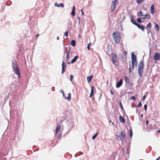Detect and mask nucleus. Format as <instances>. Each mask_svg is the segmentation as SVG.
<instances>
[{
    "mask_svg": "<svg viewBox=\"0 0 160 160\" xmlns=\"http://www.w3.org/2000/svg\"><path fill=\"white\" fill-rule=\"evenodd\" d=\"M75 11L72 10V12L71 13V14L73 16L75 15Z\"/></svg>",
    "mask_w": 160,
    "mask_h": 160,
    "instance_id": "obj_36",
    "label": "nucleus"
},
{
    "mask_svg": "<svg viewBox=\"0 0 160 160\" xmlns=\"http://www.w3.org/2000/svg\"><path fill=\"white\" fill-rule=\"evenodd\" d=\"M73 78V76L72 75H70V80L72 81Z\"/></svg>",
    "mask_w": 160,
    "mask_h": 160,
    "instance_id": "obj_37",
    "label": "nucleus"
},
{
    "mask_svg": "<svg viewBox=\"0 0 160 160\" xmlns=\"http://www.w3.org/2000/svg\"><path fill=\"white\" fill-rule=\"evenodd\" d=\"M118 4V0H114L112 2V4L110 7V9L112 12L113 11L116 7V6Z\"/></svg>",
    "mask_w": 160,
    "mask_h": 160,
    "instance_id": "obj_5",
    "label": "nucleus"
},
{
    "mask_svg": "<svg viewBox=\"0 0 160 160\" xmlns=\"http://www.w3.org/2000/svg\"><path fill=\"white\" fill-rule=\"evenodd\" d=\"M146 97L145 95H144L143 97V100H144L146 98Z\"/></svg>",
    "mask_w": 160,
    "mask_h": 160,
    "instance_id": "obj_49",
    "label": "nucleus"
},
{
    "mask_svg": "<svg viewBox=\"0 0 160 160\" xmlns=\"http://www.w3.org/2000/svg\"><path fill=\"white\" fill-rule=\"evenodd\" d=\"M81 12H82V15H84V13L82 11V9L81 10Z\"/></svg>",
    "mask_w": 160,
    "mask_h": 160,
    "instance_id": "obj_46",
    "label": "nucleus"
},
{
    "mask_svg": "<svg viewBox=\"0 0 160 160\" xmlns=\"http://www.w3.org/2000/svg\"><path fill=\"white\" fill-rule=\"evenodd\" d=\"M125 80L126 82L127 83L129 84L130 83L129 79L128 77H125Z\"/></svg>",
    "mask_w": 160,
    "mask_h": 160,
    "instance_id": "obj_24",
    "label": "nucleus"
},
{
    "mask_svg": "<svg viewBox=\"0 0 160 160\" xmlns=\"http://www.w3.org/2000/svg\"><path fill=\"white\" fill-rule=\"evenodd\" d=\"M70 62H68V64H70Z\"/></svg>",
    "mask_w": 160,
    "mask_h": 160,
    "instance_id": "obj_57",
    "label": "nucleus"
},
{
    "mask_svg": "<svg viewBox=\"0 0 160 160\" xmlns=\"http://www.w3.org/2000/svg\"><path fill=\"white\" fill-rule=\"evenodd\" d=\"M122 84V79H121L119 82L117 83L116 85L117 88H119Z\"/></svg>",
    "mask_w": 160,
    "mask_h": 160,
    "instance_id": "obj_12",
    "label": "nucleus"
},
{
    "mask_svg": "<svg viewBox=\"0 0 160 160\" xmlns=\"http://www.w3.org/2000/svg\"><path fill=\"white\" fill-rule=\"evenodd\" d=\"M148 121L147 120L146 121V124L147 125L148 124Z\"/></svg>",
    "mask_w": 160,
    "mask_h": 160,
    "instance_id": "obj_51",
    "label": "nucleus"
},
{
    "mask_svg": "<svg viewBox=\"0 0 160 160\" xmlns=\"http://www.w3.org/2000/svg\"><path fill=\"white\" fill-rule=\"evenodd\" d=\"M150 11L151 13L152 14H153L155 12V9L153 4H152L151 6Z\"/></svg>",
    "mask_w": 160,
    "mask_h": 160,
    "instance_id": "obj_13",
    "label": "nucleus"
},
{
    "mask_svg": "<svg viewBox=\"0 0 160 160\" xmlns=\"http://www.w3.org/2000/svg\"><path fill=\"white\" fill-rule=\"evenodd\" d=\"M159 158H157L156 160H158L159 159Z\"/></svg>",
    "mask_w": 160,
    "mask_h": 160,
    "instance_id": "obj_55",
    "label": "nucleus"
},
{
    "mask_svg": "<svg viewBox=\"0 0 160 160\" xmlns=\"http://www.w3.org/2000/svg\"><path fill=\"white\" fill-rule=\"evenodd\" d=\"M75 6H74L73 7L72 10L75 11Z\"/></svg>",
    "mask_w": 160,
    "mask_h": 160,
    "instance_id": "obj_48",
    "label": "nucleus"
},
{
    "mask_svg": "<svg viewBox=\"0 0 160 160\" xmlns=\"http://www.w3.org/2000/svg\"><path fill=\"white\" fill-rule=\"evenodd\" d=\"M137 60H132V70L134 69V66L136 67L137 66Z\"/></svg>",
    "mask_w": 160,
    "mask_h": 160,
    "instance_id": "obj_6",
    "label": "nucleus"
},
{
    "mask_svg": "<svg viewBox=\"0 0 160 160\" xmlns=\"http://www.w3.org/2000/svg\"><path fill=\"white\" fill-rule=\"evenodd\" d=\"M12 68L13 69L18 67L17 65L16 64V62H12Z\"/></svg>",
    "mask_w": 160,
    "mask_h": 160,
    "instance_id": "obj_21",
    "label": "nucleus"
},
{
    "mask_svg": "<svg viewBox=\"0 0 160 160\" xmlns=\"http://www.w3.org/2000/svg\"><path fill=\"white\" fill-rule=\"evenodd\" d=\"M110 92H111V94L112 95H113L114 94V93H113V91H112V90H110Z\"/></svg>",
    "mask_w": 160,
    "mask_h": 160,
    "instance_id": "obj_44",
    "label": "nucleus"
},
{
    "mask_svg": "<svg viewBox=\"0 0 160 160\" xmlns=\"http://www.w3.org/2000/svg\"><path fill=\"white\" fill-rule=\"evenodd\" d=\"M78 58V56L77 55L75 56L71 61V63H72L76 61Z\"/></svg>",
    "mask_w": 160,
    "mask_h": 160,
    "instance_id": "obj_20",
    "label": "nucleus"
},
{
    "mask_svg": "<svg viewBox=\"0 0 160 160\" xmlns=\"http://www.w3.org/2000/svg\"><path fill=\"white\" fill-rule=\"evenodd\" d=\"M141 18H138L137 19V22L139 23H141L142 21H141Z\"/></svg>",
    "mask_w": 160,
    "mask_h": 160,
    "instance_id": "obj_33",
    "label": "nucleus"
},
{
    "mask_svg": "<svg viewBox=\"0 0 160 160\" xmlns=\"http://www.w3.org/2000/svg\"><path fill=\"white\" fill-rule=\"evenodd\" d=\"M92 76L91 75V76H89L87 77V81L88 83L90 82L92 79Z\"/></svg>",
    "mask_w": 160,
    "mask_h": 160,
    "instance_id": "obj_15",
    "label": "nucleus"
},
{
    "mask_svg": "<svg viewBox=\"0 0 160 160\" xmlns=\"http://www.w3.org/2000/svg\"><path fill=\"white\" fill-rule=\"evenodd\" d=\"M62 137V134L61 133H60L58 134V139H60Z\"/></svg>",
    "mask_w": 160,
    "mask_h": 160,
    "instance_id": "obj_35",
    "label": "nucleus"
},
{
    "mask_svg": "<svg viewBox=\"0 0 160 160\" xmlns=\"http://www.w3.org/2000/svg\"><path fill=\"white\" fill-rule=\"evenodd\" d=\"M64 35L67 37L68 35V32L67 31H66L64 33Z\"/></svg>",
    "mask_w": 160,
    "mask_h": 160,
    "instance_id": "obj_39",
    "label": "nucleus"
},
{
    "mask_svg": "<svg viewBox=\"0 0 160 160\" xmlns=\"http://www.w3.org/2000/svg\"><path fill=\"white\" fill-rule=\"evenodd\" d=\"M147 108V104H145L144 105V109L146 111Z\"/></svg>",
    "mask_w": 160,
    "mask_h": 160,
    "instance_id": "obj_40",
    "label": "nucleus"
},
{
    "mask_svg": "<svg viewBox=\"0 0 160 160\" xmlns=\"http://www.w3.org/2000/svg\"><path fill=\"white\" fill-rule=\"evenodd\" d=\"M138 16H143V14L141 11H139L138 13Z\"/></svg>",
    "mask_w": 160,
    "mask_h": 160,
    "instance_id": "obj_28",
    "label": "nucleus"
},
{
    "mask_svg": "<svg viewBox=\"0 0 160 160\" xmlns=\"http://www.w3.org/2000/svg\"><path fill=\"white\" fill-rule=\"evenodd\" d=\"M123 54L125 56H126L127 54V52L126 51H124L123 52Z\"/></svg>",
    "mask_w": 160,
    "mask_h": 160,
    "instance_id": "obj_43",
    "label": "nucleus"
},
{
    "mask_svg": "<svg viewBox=\"0 0 160 160\" xmlns=\"http://www.w3.org/2000/svg\"><path fill=\"white\" fill-rule=\"evenodd\" d=\"M59 37H57V40H59Z\"/></svg>",
    "mask_w": 160,
    "mask_h": 160,
    "instance_id": "obj_52",
    "label": "nucleus"
},
{
    "mask_svg": "<svg viewBox=\"0 0 160 160\" xmlns=\"http://www.w3.org/2000/svg\"><path fill=\"white\" fill-rule=\"evenodd\" d=\"M119 120L121 122L124 123L125 122V119L122 116H120L119 117Z\"/></svg>",
    "mask_w": 160,
    "mask_h": 160,
    "instance_id": "obj_16",
    "label": "nucleus"
},
{
    "mask_svg": "<svg viewBox=\"0 0 160 160\" xmlns=\"http://www.w3.org/2000/svg\"><path fill=\"white\" fill-rule=\"evenodd\" d=\"M98 134V132H97L96 134H95L94 136H93L92 137V139L94 140L97 137Z\"/></svg>",
    "mask_w": 160,
    "mask_h": 160,
    "instance_id": "obj_30",
    "label": "nucleus"
},
{
    "mask_svg": "<svg viewBox=\"0 0 160 160\" xmlns=\"http://www.w3.org/2000/svg\"><path fill=\"white\" fill-rule=\"evenodd\" d=\"M39 36V34H37L36 36V38H38V37Z\"/></svg>",
    "mask_w": 160,
    "mask_h": 160,
    "instance_id": "obj_50",
    "label": "nucleus"
},
{
    "mask_svg": "<svg viewBox=\"0 0 160 160\" xmlns=\"http://www.w3.org/2000/svg\"><path fill=\"white\" fill-rule=\"evenodd\" d=\"M67 51L66 52L67 53V56H66V60H67L69 58V54L70 52V49L69 48V50L68 51H67V50H68L67 48Z\"/></svg>",
    "mask_w": 160,
    "mask_h": 160,
    "instance_id": "obj_25",
    "label": "nucleus"
},
{
    "mask_svg": "<svg viewBox=\"0 0 160 160\" xmlns=\"http://www.w3.org/2000/svg\"><path fill=\"white\" fill-rule=\"evenodd\" d=\"M91 45V43H89L88 44V45H89V46L90 47V45Z\"/></svg>",
    "mask_w": 160,
    "mask_h": 160,
    "instance_id": "obj_53",
    "label": "nucleus"
},
{
    "mask_svg": "<svg viewBox=\"0 0 160 160\" xmlns=\"http://www.w3.org/2000/svg\"><path fill=\"white\" fill-rule=\"evenodd\" d=\"M76 41L75 40H72L71 42V44L73 46H74L75 45Z\"/></svg>",
    "mask_w": 160,
    "mask_h": 160,
    "instance_id": "obj_27",
    "label": "nucleus"
},
{
    "mask_svg": "<svg viewBox=\"0 0 160 160\" xmlns=\"http://www.w3.org/2000/svg\"><path fill=\"white\" fill-rule=\"evenodd\" d=\"M78 21H79V22H79V24H80V18L79 17H78Z\"/></svg>",
    "mask_w": 160,
    "mask_h": 160,
    "instance_id": "obj_45",
    "label": "nucleus"
},
{
    "mask_svg": "<svg viewBox=\"0 0 160 160\" xmlns=\"http://www.w3.org/2000/svg\"><path fill=\"white\" fill-rule=\"evenodd\" d=\"M119 104H120V108H121L122 109V110H123L124 109L123 108V106H122V103L121 102H120V103H119Z\"/></svg>",
    "mask_w": 160,
    "mask_h": 160,
    "instance_id": "obj_34",
    "label": "nucleus"
},
{
    "mask_svg": "<svg viewBox=\"0 0 160 160\" xmlns=\"http://www.w3.org/2000/svg\"><path fill=\"white\" fill-rule=\"evenodd\" d=\"M152 26L151 23L150 22H149L147 26V27L148 28H151V27Z\"/></svg>",
    "mask_w": 160,
    "mask_h": 160,
    "instance_id": "obj_31",
    "label": "nucleus"
},
{
    "mask_svg": "<svg viewBox=\"0 0 160 160\" xmlns=\"http://www.w3.org/2000/svg\"><path fill=\"white\" fill-rule=\"evenodd\" d=\"M129 73H130L131 72V68L130 65L129 67Z\"/></svg>",
    "mask_w": 160,
    "mask_h": 160,
    "instance_id": "obj_42",
    "label": "nucleus"
},
{
    "mask_svg": "<svg viewBox=\"0 0 160 160\" xmlns=\"http://www.w3.org/2000/svg\"><path fill=\"white\" fill-rule=\"evenodd\" d=\"M155 26H154V28L157 31H158L159 29V27L158 24L155 23Z\"/></svg>",
    "mask_w": 160,
    "mask_h": 160,
    "instance_id": "obj_26",
    "label": "nucleus"
},
{
    "mask_svg": "<svg viewBox=\"0 0 160 160\" xmlns=\"http://www.w3.org/2000/svg\"><path fill=\"white\" fill-rule=\"evenodd\" d=\"M142 106V104L141 102H140L139 104L137 105V107L138 108Z\"/></svg>",
    "mask_w": 160,
    "mask_h": 160,
    "instance_id": "obj_38",
    "label": "nucleus"
},
{
    "mask_svg": "<svg viewBox=\"0 0 160 160\" xmlns=\"http://www.w3.org/2000/svg\"><path fill=\"white\" fill-rule=\"evenodd\" d=\"M136 26H137L139 28L141 29L142 31H144V26L141 25H139L138 24H137L136 25Z\"/></svg>",
    "mask_w": 160,
    "mask_h": 160,
    "instance_id": "obj_17",
    "label": "nucleus"
},
{
    "mask_svg": "<svg viewBox=\"0 0 160 160\" xmlns=\"http://www.w3.org/2000/svg\"><path fill=\"white\" fill-rule=\"evenodd\" d=\"M13 69L15 72V73L16 74L18 75V77L19 78L20 76V73L19 70V69L18 67L16 68Z\"/></svg>",
    "mask_w": 160,
    "mask_h": 160,
    "instance_id": "obj_8",
    "label": "nucleus"
},
{
    "mask_svg": "<svg viewBox=\"0 0 160 160\" xmlns=\"http://www.w3.org/2000/svg\"><path fill=\"white\" fill-rule=\"evenodd\" d=\"M94 88H95L93 86H91V93H90V98H91L92 97V95L93 94L94 90Z\"/></svg>",
    "mask_w": 160,
    "mask_h": 160,
    "instance_id": "obj_14",
    "label": "nucleus"
},
{
    "mask_svg": "<svg viewBox=\"0 0 160 160\" xmlns=\"http://www.w3.org/2000/svg\"><path fill=\"white\" fill-rule=\"evenodd\" d=\"M144 0H136L137 2L138 3H140L143 1Z\"/></svg>",
    "mask_w": 160,
    "mask_h": 160,
    "instance_id": "obj_32",
    "label": "nucleus"
},
{
    "mask_svg": "<svg viewBox=\"0 0 160 160\" xmlns=\"http://www.w3.org/2000/svg\"><path fill=\"white\" fill-rule=\"evenodd\" d=\"M62 92L63 94V97L64 98H65L66 99H67L68 101H69L71 100V93H68V97H65V94H64L63 91H62Z\"/></svg>",
    "mask_w": 160,
    "mask_h": 160,
    "instance_id": "obj_9",
    "label": "nucleus"
},
{
    "mask_svg": "<svg viewBox=\"0 0 160 160\" xmlns=\"http://www.w3.org/2000/svg\"><path fill=\"white\" fill-rule=\"evenodd\" d=\"M66 65L63 61L62 63V73L63 74L65 72V69L66 68Z\"/></svg>",
    "mask_w": 160,
    "mask_h": 160,
    "instance_id": "obj_10",
    "label": "nucleus"
},
{
    "mask_svg": "<svg viewBox=\"0 0 160 160\" xmlns=\"http://www.w3.org/2000/svg\"><path fill=\"white\" fill-rule=\"evenodd\" d=\"M157 132L160 133V130L157 131Z\"/></svg>",
    "mask_w": 160,
    "mask_h": 160,
    "instance_id": "obj_54",
    "label": "nucleus"
},
{
    "mask_svg": "<svg viewBox=\"0 0 160 160\" xmlns=\"http://www.w3.org/2000/svg\"><path fill=\"white\" fill-rule=\"evenodd\" d=\"M150 15L148 13L145 15L144 16V17L142 18V19H145L146 18L149 19V18H150Z\"/></svg>",
    "mask_w": 160,
    "mask_h": 160,
    "instance_id": "obj_19",
    "label": "nucleus"
},
{
    "mask_svg": "<svg viewBox=\"0 0 160 160\" xmlns=\"http://www.w3.org/2000/svg\"><path fill=\"white\" fill-rule=\"evenodd\" d=\"M112 36L115 42L118 43H119L121 39L119 33L118 32H114L112 34Z\"/></svg>",
    "mask_w": 160,
    "mask_h": 160,
    "instance_id": "obj_3",
    "label": "nucleus"
},
{
    "mask_svg": "<svg viewBox=\"0 0 160 160\" xmlns=\"http://www.w3.org/2000/svg\"><path fill=\"white\" fill-rule=\"evenodd\" d=\"M132 60H137L136 56L134 55L133 52L132 53L131 55Z\"/></svg>",
    "mask_w": 160,
    "mask_h": 160,
    "instance_id": "obj_22",
    "label": "nucleus"
},
{
    "mask_svg": "<svg viewBox=\"0 0 160 160\" xmlns=\"http://www.w3.org/2000/svg\"><path fill=\"white\" fill-rule=\"evenodd\" d=\"M131 20L132 22L134 25H135L136 26V25L137 24V23L136 22L135 19L133 17H132Z\"/></svg>",
    "mask_w": 160,
    "mask_h": 160,
    "instance_id": "obj_23",
    "label": "nucleus"
},
{
    "mask_svg": "<svg viewBox=\"0 0 160 160\" xmlns=\"http://www.w3.org/2000/svg\"><path fill=\"white\" fill-rule=\"evenodd\" d=\"M61 128V126L60 125H58L57 126L55 129V134H58V132L60 131Z\"/></svg>",
    "mask_w": 160,
    "mask_h": 160,
    "instance_id": "obj_11",
    "label": "nucleus"
},
{
    "mask_svg": "<svg viewBox=\"0 0 160 160\" xmlns=\"http://www.w3.org/2000/svg\"><path fill=\"white\" fill-rule=\"evenodd\" d=\"M87 48H88V50H90V47L89 46V45H88V46Z\"/></svg>",
    "mask_w": 160,
    "mask_h": 160,
    "instance_id": "obj_47",
    "label": "nucleus"
},
{
    "mask_svg": "<svg viewBox=\"0 0 160 160\" xmlns=\"http://www.w3.org/2000/svg\"><path fill=\"white\" fill-rule=\"evenodd\" d=\"M129 135L130 137H132V129L131 128L130 129Z\"/></svg>",
    "mask_w": 160,
    "mask_h": 160,
    "instance_id": "obj_29",
    "label": "nucleus"
},
{
    "mask_svg": "<svg viewBox=\"0 0 160 160\" xmlns=\"http://www.w3.org/2000/svg\"><path fill=\"white\" fill-rule=\"evenodd\" d=\"M135 97L134 96H132L131 97V99L132 100H133L134 101L135 100Z\"/></svg>",
    "mask_w": 160,
    "mask_h": 160,
    "instance_id": "obj_41",
    "label": "nucleus"
},
{
    "mask_svg": "<svg viewBox=\"0 0 160 160\" xmlns=\"http://www.w3.org/2000/svg\"><path fill=\"white\" fill-rule=\"evenodd\" d=\"M160 59V54L158 53H156L154 56V59L155 60H158Z\"/></svg>",
    "mask_w": 160,
    "mask_h": 160,
    "instance_id": "obj_7",
    "label": "nucleus"
},
{
    "mask_svg": "<svg viewBox=\"0 0 160 160\" xmlns=\"http://www.w3.org/2000/svg\"><path fill=\"white\" fill-rule=\"evenodd\" d=\"M55 5L58 7H63L64 6V4L62 3H60L58 4L57 3H55Z\"/></svg>",
    "mask_w": 160,
    "mask_h": 160,
    "instance_id": "obj_18",
    "label": "nucleus"
},
{
    "mask_svg": "<svg viewBox=\"0 0 160 160\" xmlns=\"http://www.w3.org/2000/svg\"><path fill=\"white\" fill-rule=\"evenodd\" d=\"M112 56V61L113 64L116 66L118 65L119 62L117 60V57L116 54L114 53H112L111 54Z\"/></svg>",
    "mask_w": 160,
    "mask_h": 160,
    "instance_id": "obj_4",
    "label": "nucleus"
},
{
    "mask_svg": "<svg viewBox=\"0 0 160 160\" xmlns=\"http://www.w3.org/2000/svg\"><path fill=\"white\" fill-rule=\"evenodd\" d=\"M126 135L125 132L123 131H121L118 135L117 136V138L119 140L123 142L125 140Z\"/></svg>",
    "mask_w": 160,
    "mask_h": 160,
    "instance_id": "obj_2",
    "label": "nucleus"
},
{
    "mask_svg": "<svg viewBox=\"0 0 160 160\" xmlns=\"http://www.w3.org/2000/svg\"><path fill=\"white\" fill-rule=\"evenodd\" d=\"M144 63L143 60H141L139 64L138 68V73L140 78H141L143 76Z\"/></svg>",
    "mask_w": 160,
    "mask_h": 160,
    "instance_id": "obj_1",
    "label": "nucleus"
},
{
    "mask_svg": "<svg viewBox=\"0 0 160 160\" xmlns=\"http://www.w3.org/2000/svg\"><path fill=\"white\" fill-rule=\"evenodd\" d=\"M141 117H143V114H142L141 115Z\"/></svg>",
    "mask_w": 160,
    "mask_h": 160,
    "instance_id": "obj_56",
    "label": "nucleus"
}]
</instances>
